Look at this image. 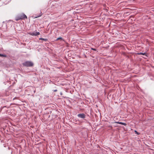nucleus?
<instances>
[{"mask_svg":"<svg viewBox=\"0 0 154 154\" xmlns=\"http://www.w3.org/2000/svg\"><path fill=\"white\" fill-rule=\"evenodd\" d=\"M27 19L26 16L24 14H22L18 15L15 17V20H23L25 19Z\"/></svg>","mask_w":154,"mask_h":154,"instance_id":"1","label":"nucleus"},{"mask_svg":"<svg viewBox=\"0 0 154 154\" xmlns=\"http://www.w3.org/2000/svg\"><path fill=\"white\" fill-rule=\"evenodd\" d=\"M23 64L24 66L27 67L32 66L33 65V64L32 62L29 61H26L23 63Z\"/></svg>","mask_w":154,"mask_h":154,"instance_id":"2","label":"nucleus"},{"mask_svg":"<svg viewBox=\"0 0 154 154\" xmlns=\"http://www.w3.org/2000/svg\"><path fill=\"white\" fill-rule=\"evenodd\" d=\"M77 116L78 117L82 119H84L85 117V115L84 113L78 114Z\"/></svg>","mask_w":154,"mask_h":154,"instance_id":"3","label":"nucleus"},{"mask_svg":"<svg viewBox=\"0 0 154 154\" xmlns=\"http://www.w3.org/2000/svg\"><path fill=\"white\" fill-rule=\"evenodd\" d=\"M30 33H31L30 34L31 35H33V36L37 35H39V34H40V33L39 32H35V31H34V32H31Z\"/></svg>","mask_w":154,"mask_h":154,"instance_id":"4","label":"nucleus"},{"mask_svg":"<svg viewBox=\"0 0 154 154\" xmlns=\"http://www.w3.org/2000/svg\"><path fill=\"white\" fill-rule=\"evenodd\" d=\"M137 54L138 55H146V53H145L140 52V53H137Z\"/></svg>","mask_w":154,"mask_h":154,"instance_id":"5","label":"nucleus"},{"mask_svg":"<svg viewBox=\"0 0 154 154\" xmlns=\"http://www.w3.org/2000/svg\"><path fill=\"white\" fill-rule=\"evenodd\" d=\"M39 40H43L45 42H46L48 41V39L46 38H40L39 39Z\"/></svg>","mask_w":154,"mask_h":154,"instance_id":"6","label":"nucleus"},{"mask_svg":"<svg viewBox=\"0 0 154 154\" xmlns=\"http://www.w3.org/2000/svg\"><path fill=\"white\" fill-rule=\"evenodd\" d=\"M6 56L5 55L0 54V57H6Z\"/></svg>","mask_w":154,"mask_h":154,"instance_id":"7","label":"nucleus"},{"mask_svg":"<svg viewBox=\"0 0 154 154\" xmlns=\"http://www.w3.org/2000/svg\"><path fill=\"white\" fill-rule=\"evenodd\" d=\"M116 123H118V124H121V125H122V122H116Z\"/></svg>","mask_w":154,"mask_h":154,"instance_id":"8","label":"nucleus"},{"mask_svg":"<svg viewBox=\"0 0 154 154\" xmlns=\"http://www.w3.org/2000/svg\"><path fill=\"white\" fill-rule=\"evenodd\" d=\"M59 39H62V37H59L57 38L56 40H58Z\"/></svg>","mask_w":154,"mask_h":154,"instance_id":"9","label":"nucleus"},{"mask_svg":"<svg viewBox=\"0 0 154 154\" xmlns=\"http://www.w3.org/2000/svg\"><path fill=\"white\" fill-rule=\"evenodd\" d=\"M134 132H135V134H137V135L140 134V133L136 131H135Z\"/></svg>","mask_w":154,"mask_h":154,"instance_id":"10","label":"nucleus"},{"mask_svg":"<svg viewBox=\"0 0 154 154\" xmlns=\"http://www.w3.org/2000/svg\"><path fill=\"white\" fill-rule=\"evenodd\" d=\"M122 125L125 126H126V124L124 122H122Z\"/></svg>","mask_w":154,"mask_h":154,"instance_id":"11","label":"nucleus"},{"mask_svg":"<svg viewBox=\"0 0 154 154\" xmlns=\"http://www.w3.org/2000/svg\"><path fill=\"white\" fill-rule=\"evenodd\" d=\"M41 15H38V16H37L36 17H35V18H37V17H40V16H41Z\"/></svg>","mask_w":154,"mask_h":154,"instance_id":"12","label":"nucleus"},{"mask_svg":"<svg viewBox=\"0 0 154 154\" xmlns=\"http://www.w3.org/2000/svg\"><path fill=\"white\" fill-rule=\"evenodd\" d=\"M91 49L92 50H94V51H96V49H95V48H91Z\"/></svg>","mask_w":154,"mask_h":154,"instance_id":"13","label":"nucleus"},{"mask_svg":"<svg viewBox=\"0 0 154 154\" xmlns=\"http://www.w3.org/2000/svg\"><path fill=\"white\" fill-rule=\"evenodd\" d=\"M57 91V90H56H56H54V92H56V91Z\"/></svg>","mask_w":154,"mask_h":154,"instance_id":"14","label":"nucleus"},{"mask_svg":"<svg viewBox=\"0 0 154 154\" xmlns=\"http://www.w3.org/2000/svg\"><path fill=\"white\" fill-rule=\"evenodd\" d=\"M60 94H61V95H62V93H61Z\"/></svg>","mask_w":154,"mask_h":154,"instance_id":"15","label":"nucleus"}]
</instances>
